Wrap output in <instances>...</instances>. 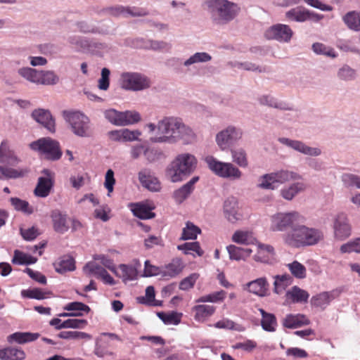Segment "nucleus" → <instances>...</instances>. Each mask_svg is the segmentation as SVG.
<instances>
[{
  "label": "nucleus",
  "instance_id": "473e14b6",
  "mask_svg": "<svg viewBox=\"0 0 360 360\" xmlns=\"http://www.w3.org/2000/svg\"><path fill=\"white\" fill-rule=\"evenodd\" d=\"M89 40L84 37L72 34L68 37V42L77 52L87 53Z\"/></svg>",
  "mask_w": 360,
  "mask_h": 360
},
{
  "label": "nucleus",
  "instance_id": "b1692460",
  "mask_svg": "<svg viewBox=\"0 0 360 360\" xmlns=\"http://www.w3.org/2000/svg\"><path fill=\"white\" fill-rule=\"evenodd\" d=\"M276 184H283L289 181L302 179L298 173L287 169H281L272 172Z\"/></svg>",
  "mask_w": 360,
  "mask_h": 360
},
{
  "label": "nucleus",
  "instance_id": "7ed1b4c3",
  "mask_svg": "<svg viewBox=\"0 0 360 360\" xmlns=\"http://www.w3.org/2000/svg\"><path fill=\"white\" fill-rule=\"evenodd\" d=\"M197 159L190 153H181L168 165L165 175L172 183L181 182L196 169Z\"/></svg>",
  "mask_w": 360,
  "mask_h": 360
},
{
  "label": "nucleus",
  "instance_id": "f3484780",
  "mask_svg": "<svg viewBox=\"0 0 360 360\" xmlns=\"http://www.w3.org/2000/svg\"><path fill=\"white\" fill-rule=\"evenodd\" d=\"M32 117L49 131L55 132V121L49 110L42 108L36 109L32 111Z\"/></svg>",
  "mask_w": 360,
  "mask_h": 360
},
{
  "label": "nucleus",
  "instance_id": "4c0bfd02",
  "mask_svg": "<svg viewBox=\"0 0 360 360\" xmlns=\"http://www.w3.org/2000/svg\"><path fill=\"white\" fill-rule=\"evenodd\" d=\"M55 270L63 274L68 271H73L75 269V261L72 257L68 255L59 258L53 263Z\"/></svg>",
  "mask_w": 360,
  "mask_h": 360
},
{
  "label": "nucleus",
  "instance_id": "9d476101",
  "mask_svg": "<svg viewBox=\"0 0 360 360\" xmlns=\"http://www.w3.org/2000/svg\"><path fill=\"white\" fill-rule=\"evenodd\" d=\"M243 136V130L240 127L230 124L217 134L215 141L221 150H226L240 141Z\"/></svg>",
  "mask_w": 360,
  "mask_h": 360
},
{
  "label": "nucleus",
  "instance_id": "f03ea898",
  "mask_svg": "<svg viewBox=\"0 0 360 360\" xmlns=\"http://www.w3.org/2000/svg\"><path fill=\"white\" fill-rule=\"evenodd\" d=\"M302 224L297 225L282 235L283 244L292 248L312 246L323 238L322 231L318 229L307 226Z\"/></svg>",
  "mask_w": 360,
  "mask_h": 360
},
{
  "label": "nucleus",
  "instance_id": "f257e3e1",
  "mask_svg": "<svg viewBox=\"0 0 360 360\" xmlns=\"http://www.w3.org/2000/svg\"><path fill=\"white\" fill-rule=\"evenodd\" d=\"M146 127L152 143L175 144L181 142L187 145L196 140L193 129L178 117L165 116L156 123L147 124Z\"/></svg>",
  "mask_w": 360,
  "mask_h": 360
},
{
  "label": "nucleus",
  "instance_id": "1a4fd4ad",
  "mask_svg": "<svg viewBox=\"0 0 360 360\" xmlns=\"http://www.w3.org/2000/svg\"><path fill=\"white\" fill-rule=\"evenodd\" d=\"M30 146L32 150L39 152L49 160H57L62 155L59 143L49 137L41 138L32 142Z\"/></svg>",
  "mask_w": 360,
  "mask_h": 360
},
{
  "label": "nucleus",
  "instance_id": "13d9d810",
  "mask_svg": "<svg viewBox=\"0 0 360 360\" xmlns=\"http://www.w3.org/2000/svg\"><path fill=\"white\" fill-rule=\"evenodd\" d=\"M312 50L316 54H321L331 58H335L337 56V53L333 48L321 43L316 42L313 44Z\"/></svg>",
  "mask_w": 360,
  "mask_h": 360
},
{
  "label": "nucleus",
  "instance_id": "37998d69",
  "mask_svg": "<svg viewBox=\"0 0 360 360\" xmlns=\"http://www.w3.org/2000/svg\"><path fill=\"white\" fill-rule=\"evenodd\" d=\"M232 160L239 167L246 168L248 166L247 153L243 148L231 149Z\"/></svg>",
  "mask_w": 360,
  "mask_h": 360
},
{
  "label": "nucleus",
  "instance_id": "7c9ffc66",
  "mask_svg": "<svg viewBox=\"0 0 360 360\" xmlns=\"http://www.w3.org/2000/svg\"><path fill=\"white\" fill-rule=\"evenodd\" d=\"M231 239L236 243L245 245H255L257 240L252 231L245 230L235 231Z\"/></svg>",
  "mask_w": 360,
  "mask_h": 360
},
{
  "label": "nucleus",
  "instance_id": "2f4dec72",
  "mask_svg": "<svg viewBox=\"0 0 360 360\" xmlns=\"http://www.w3.org/2000/svg\"><path fill=\"white\" fill-rule=\"evenodd\" d=\"M212 60V56L207 52H196L184 60L183 65L190 70L193 67L199 63H208Z\"/></svg>",
  "mask_w": 360,
  "mask_h": 360
},
{
  "label": "nucleus",
  "instance_id": "aec40b11",
  "mask_svg": "<svg viewBox=\"0 0 360 360\" xmlns=\"http://www.w3.org/2000/svg\"><path fill=\"white\" fill-rule=\"evenodd\" d=\"M53 227L55 231L64 233L69 229L68 217L65 212L54 210L51 213Z\"/></svg>",
  "mask_w": 360,
  "mask_h": 360
},
{
  "label": "nucleus",
  "instance_id": "6e6552de",
  "mask_svg": "<svg viewBox=\"0 0 360 360\" xmlns=\"http://www.w3.org/2000/svg\"><path fill=\"white\" fill-rule=\"evenodd\" d=\"M209 169L217 176L231 180H238L242 176V172L231 162H221L213 156L205 158Z\"/></svg>",
  "mask_w": 360,
  "mask_h": 360
},
{
  "label": "nucleus",
  "instance_id": "2eb2a0df",
  "mask_svg": "<svg viewBox=\"0 0 360 360\" xmlns=\"http://www.w3.org/2000/svg\"><path fill=\"white\" fill-rule=\"evenodd\" d=\"M255 245L257 246V253L253 257L254 260L264 264L271 263L276 255L274 248L270 244L257 240Z\"/></svg>",
  "mask_w": 360,
  "mask_h": 360
},
{
  "label": "nucleus",
  "instance_id": "c85d7f7f",
  "mask_svg": "<svg viewBox=\"0 0 360 360\" xmlns=\"http://www.w3.org/2000/svg\"><path fill=\"white\" fill-rule=\"evenodd\" d=\"M184 265L180 259H174L169 264L161 267L162 277L166 279L175 277L181 271Z\"/></svg>",
  "mask_w": 360,
  "mask_h": 360
},
{
  "label": "nucleus",
  "instance_id": "a211bd4d",
  "mask_svg": "<svg viewBox=\"0 0 360 360\" xmlns=\"http://www.w3.org/2000/svg\"><path fill=\"white\" fill-rule=\"evenodd\" d=\"M141 266L139 260H134V264L127 265L120 264L118 266V271H115V274L121 277L124 281H133L136 279L138 276V269Z\"/></svg>",
  "mask_w": 360,
  "mask_h": 360
},
{
  "label": "nucleus",
  "instance_id": "4be33fe9",
  "mask_svg": "<svg viewBox=\"0 0 360 360\" xmlns=\"http://www.w3.org/2000/svg\"><path fill=\"white\" fill-rule=\"evenodd\" d=\"M198 176H193L187 183L175 190L173 193V198L175 202L180 204L187 199L194 191V185L198 181Z\"/></svg>",
  "mask_w": 360,
  "mask_h": 360
},
{
  "label": "nucleus",
  "instance_id": "ddd939ff",
  "mask_svg": "<svg viewBox=\"0 0 360 360\" xmlns=\"http://www.w3.org/2000/svg\"><path fill=\"white\" fill-rule=\"evenodd\" d=\"M333 228L335 238L342 240L351 235V226L347 214L344 212H339L333 216Z\"/></svg>",
  "mask_w": 360,
  "mask_h": 360
},
{
  "label": "nucleus",
  "instance_id": "c9c22d12",
  "mask_svg": "<svg viewBox=\"0 0 360 360\" xmlns=\"http://www.w3.org/2000/svg\"><path fill=\"white\" fill-rule=\"evenodd\" d=\"M25 352L18 347H8L0 349V359L3 360H24Z\"/></svg>",
  "mask_w": 360,
  "mask_h": 360
},
{
  "label": "nucleus",
  "instance_id": "c756f323",
  "mask_svg": "<svg viewBox=\"0 0 360 360\" xmlns=\"http://www.w3.org/2000/svg\"><path fill=\"white\" fill-rule=\"evenodd\" d=\"M345 26L350 30L360 32V12L351 11L342 17Z\"/></svg>",
  "mask_w": 360,
  "mask_h": 360
},
{
  "label": "nucleus",
  "instance_id": "393cba45",
  "mask_svg": "<svg viewBox=\"0 0 360 360\" xmlns=\"http://www.w3.org/2000/svg\"><path fill=\"white\" fill-rule=\"evenodd\" d=\"M77 30L82 33L88 34H109L110 33V28L107 26L98 27L91 22L86 21H80L76 24Z\"/></svg>",
  "mask_w": 360,
  "mask_h": 360
},
{
  "label": "nucleus",
  "instance_id": "58836bf2",
  "mask_svg": "<svg viewBox=\"0 0 360 360\" xmlns=\"http://www.w3.org/2000/svg\"><path fill=\"white\" fill-rule=\"evenodd\" d=\"M131 210L134 215L142 219H148L155 217V214L151 212L152 208L143 203L132 204Z\"/></svg>",
  "mask_w": 360,
  "mask_h": 360
},
{
  "label": "nucleus",
  "instance_id": "5701e85b",
  "mask_svg": "<svg viewBox=\"0 0 360 360\" xmlns=\"http://www.w3.org/2000/svg\"><path fill=\"white\" fill-rule=\"evenodd\" d=\"M282 325L287 328H297L309 325L310 321L304 314H287L282 320Z\"/></svg>",
  "mask_w": 360,
  "mask_h": 360
},
{
  "label": "nucleus",
  "instance_id": "09e8293b",
  "mask_svg": "<svg viewBox=\"0 0 360 360\" xmlns=\"http://www.w3.org/2000/svg\"><path fill=\"white\" fill-rule=\"evenodd\" d=\"M105 118L112 124L124 127L122 120V111H118L110 108L104 111Z\"/></svg>",
  "mask_w": 360,
  "mask_h": 360
},
{
  "label": "nucleus",
  "instance_id": "bb28decb",
  "mask_svg": "<svg viewBox=\"0 0 360 360\" xmlns=\"http://www.w3.org/2000/svg\"><path fill=\"white\" fill-rule=\"evenodd\" d=\"M309 11L302 6H297L288 11L285 16L289 21L304 22L309 20Z\"/></svg>",
  "mask_w": 360,
  "mask_h": 360
},
{
  "label": "nucleus",
  "instance_id": "412c9836",
  "mask_svg": "<svg viewBox=\"0 0 360 360\" xmlns=\"http://www.w3.org/2000/svg\"><path fill=\"white\" fill-rule=\"evenodd\" d=\"M306 184L297 181L283 186L279 191V195L287 201L292 200L299 193L306 190Z\"/></svg>",
  "mask_w": 360,
  "mask_h": 360
},
{
  "label": "nucleus",
  "instance_id": "423d86ee",
  "mask_svg": "<svg viewBox=\"0 0 360 360\" xmlns=\"http://www.w3.org/2000/svg\"><path fill=\"white\" fill-rule=\"evenodd\" d=\"M64 117L72 133L79 137H90L93 134L90 119L79 111L64 112Z\"/></svg>",
  "mask_w": 360,
  "mask_h": 360
},
{
  "label": "nucleus",
  "instance_id": "39448f33",
  "mask_svg": "<svg viewBox=\"0 0 360 360\" xmlns=\"http://www.w3.org/2000/svg\"><path fill=\"white\" fill-rule=\"evenodd\" d=\"M305 221V217L297 211L278 212L270 217L269 229L274 232H283Z\"/></svg>",
  "mask_w": 360,
  "mask_h": 360
},
{
  "label": "nucleus",
  "instance_id": "a878e982",
  "mask_svg": "<svg viewBox=\"0 0 360 360\" xmlns=\"http://www.w3.org/2000/svg\"><path fill=\"white\" fill-rule=\"evenodd\" d=\"M287 301L292 303H305L307 302L309 294L297 286H293L285 293Z\"/></svg>",
  "mask_w": 360,
  "mask_h": 360
},
{
  "label": "nucleus",
  "instance_id": "052dcab7",
  "mask_svg": "<svg viewBox=\"0 0 360 360\" xmlns=\"http://www.w3.org/2000/svg\"><path fill=\"white\" fill-rule=\"evenodd\" d=\"M58 337L65 340L91 339V336L84 332L79 331H62Z\"/></svg>",
  "mask_w": 360,
  "mask_h": 360
},
{
  "label": "nucleus",
  "instance_id": "e433bc0d",
  "mask_svg": "<svg viewBox=\"0 0 360 360\" xmlns=\"http://www.w3.org/2000/svg\"><path fill=\"white\" fill-rule=\"evenodd\" d=\"M63 309L71 312L72 316H82L90 311L88 305L80 302H72L66 304Z\"/></svg>",
  "mask_w": 360,
  "mask_h": 360
},
{
  "label": "nucleus",
  "instance_id": "e2e57ef3",
  "mask_svg": "<svg viewBox=\"0 0 360 360\" xmlns=\"http://www.w3.org/2000/svg\"><path fill=\"white\" fill-rule=\"evenodd\" d=\"M342 181L347 187L355 186L360 188V176L350 173L343 174L341 176Z\"/></svg>",
  "mask_w": 360,
  "mask_h": 360
},
{
  "label": "nucleus",
  "instance_id": "de8ad7c7",
  "mask_svg": "<svg viewBox=\"0 0 360 360\" xmlns=\"http://www.w3.org/2000/svg\"><path fill=\"white\" fill-rule=\"evenodd\" d=\"M337 77L342 81L350 82L356 78L357 74L356 70L348 65H344L338 70Z\"/></svg>",
  "mask_w": 360,
  "mask_h": 360
},
{
  "label": "nucleus",
  "instance_id": "4d7b16f0",
  "mask_svg": "<svg viewBox=\"0 0 360 360\" xmlns=\"http://www.w3.org/2000/svg\"><path fill=\"white\" fill-rule=\"evenodd\" d=\"M123 125L128 126L138 123L141 121V117L139 112L136 110L122 111Z\"/></svg>",
  "mask_w": 360,
  "mask_h": 360
},
{
  "label": "nucleus",
  "instance_id": "ea45409f",
  "mask_svg": "<svg viewBox=\"0 0 360 360\" xmlns=\"http://www.w3.org/2000/svg\"><path fill=\"white\" fill-rule=\"evenodd\" d=\"M259 103L263 105L280 109V110H289L288 105L283 102L278 101L277 98L270 94H264L259 96L258 98Z\"/></svg>",
  "mask_w": 360,
  "mask_h": 360
},
{
  "label": "nucleus",
  "instance_id": "0eeeda50",
  "mask_svg": "<svg viewBox=\"0 0 360 360\" xmlns=\"http://www.w3.org/2000/svg\"><path fill=\"white\" fill-rule=\"evenodd\" d=\"M119 84L122 89L140 91L150 87V79L138 72H123L119 79Z\"/></svg>",
  "mask_w": 360,
  "mask_h": 360
},
{
  "label": "nucleus",
  "instance_id": "5fc2aeb1",
  "mask_svg": "<svg viewBox=\"0 0 360 360\" xmlns=\"http://www.w3.org/2000/svg\"><path fill=\"white\" fill-rule=\"evenodd\" d=\"M226 292L224 290H219L217 292H214L212 293L201 296L199 297L196 302H212L216 303L219 302H221L224 300L226 297Z\"/></svg>",
  "mask_w": 360,
  "mask_h": 360
},
{
  "label": "nucleus",
  "instance_id": "79ce46f5",
  "mask_svg": "<svg viewBox=\"0 0 360 360\" xmlns=\"http://www.w3.org/2000/svg\"><path fill=\"white\" fill-rule=\"evenodd\" d=\"M18 73L27 81L39 84L40 70L30 67H23L18 69Z\"/></svg>",
  "mask_w": 360,
  "mask_h": 360
},
{
  "label": "nucleus",
  "instance_id": "9b49d317",
  "mask_svg": "<svg viewBox=\"0 0 360 360\" xmlns=\"http://www.w3.org/2000/svg\"><path fill=\"white\" fill-rule=\"evenodd\" d=\"M278 141L280 143L305 155L317 157L322 154V150L320 148L311 147L299 140L280 137L278 139Z\"/></svg>",
  "mask_w": 360,
  "mask_h": 360
},
{
  "label": "nucleus",
  "instance_id": "49530a36",
  "mask_svg": "<svg viewBox=\"0 0 360 360\" xmlns=\"http://www.w3.org/2000/svg\"><path fill=\"white\" fill-rule=\"evenodd\" d=\"M177 249L183 251L186 255H192L194 257L195 255L200 257L203 255V251L198 242L185 243L178 245Z\"/></svg>",
  "mask_w": 360,
  "mask_h": 360
},
{
  "label": "nucleus",
  "instance_id": "cd10ccee",
  "mask_svg": "<svg viewBox=\"0 0 360 360\" xmlns=\"http://www.w3.org/2000/svg\"><path fill=\"white\" fill-rule=\"evenodd\" d=\"M335 299L333 292H322L316 295H314L311 298V306L319 308L321 309H325Z\"/></svg>",
  "mask_w": 360,
  "mask_h": 360
},
{
  "label": "nucleus",
  "instance_id": "bf43d9fd",
  "mask_svg": "<svg viewBox=\"0 0 360 360\" xmlns=\"http://www.w3.org/2000/svg\"><path fill=\"white\" fill-rule=\"evenodd\" d=\"M288 269L291 274L297 278H304L306 276V268L297 261L288 264Z\"/></svg>",
  "mask_w": 360,
  "mask_h": 360
},
{
  "label": "nucleus",
  "instance_id": "20e7f679",
  "mask_svg": "<svg viewBox=\"0 0 360 360\" xmlns=\"http://www.w3.org/2000/svg\"><path fill=\"white\" fill-rule=\"evenodd\" d=\"M202 7L218 24L232 20L240 10L236 4L228 0H205L202 3Z\"/></svg>",
  "mask_w": 360,
  "mask_h": 360
},
{
  "label": "nucleus",
  "instance_id": "f704fd0d",
  "mask_svg": "<svg viewBox=\"0 0 360 360\" xmlns=\"http://www.w3.org/2000/svg\"><path fill=\"white\" fill-rule=\"evenodd\" d=\"M39 337L37 333H22L16 332L8 337V341L11 343L15 342L18 344H25L27 342H32Z\"/></svg>",
  "mask_w": 360,
  "mask_h": 360
},
{
  "label": "nucleus",
  "instance_id": "6e6d98bb",
  "mask_svg": "<svg viewBox=\"0 0 360 360\" xmlns=\"http://www.w3.org/2000/svg\"><path fill=\"white\" fill-rule=\"evenodd\" d=\"M10 202L17 211H20L28 214L33 212V208L30 206L29 202L25 200L18 198H11Z\"/></svg>",
  "mask_w": 360,
  "mask_h": 360
},
{
  "label": "nucleus",
  "instance_id": "603ef678",
  "mask_svg": "<svg viewBox=\"0 0 360 360\" xmlns=\"http://www.w3.org/2000/svg\"><path fill=\"white\" fill-rule=\"evenodd\" d=\"M200 229L191 222H187L186 226L183 229L181 240H194L198 235L200 233Z\"/></svg>",
  "mask_w": 360,
  "mask_h": 360
},
{
  "label": "nucleus",
  "instance_id": "8fccbe9b",
  "mask_svg": "<svg viewBox=\"0 0 360 360\" xmlns=\"http://www.w3.org/2000/svg\"><path fill=\"white\" fill-rule=\"evenodd\" d=\"M231 65L233 68L245 70L248 71L256 72H266V68L264 67L260 66L256 63H253L249 61L245 62H238L235 61L231 63Z\"/></svg>",
  "mask_w": 360,
  "mask_h": 360
},
{
  "label": "nucleus",
  "instance_id": "0e129e2a",
  "mask_svg": "<svg viewBox=\"0 0 360 360\" xmlns=\"http://www.w3.org/2000/svg\"><path fill=\"white\" fill-rule=\"evenodd\" d=\"M110 71L107 68H103L101 70V78L98 81V87L99 89L106 91L110 86Z\"/></svg>",
  "mask_w": 360,
  "mask_h": 360
},
{
  "label": "nucleus",
  "instance_id": "dca6fc26",
  "mask_svg": "<svg viewBox=\"0 0 360 360\" xmlns=\"http://www.w3.org/2000/svg\"><path fill=\"white\" fill-rule=\"evenodd\" d=\"M44 176L38 179L37 185L34 189V194L41 198L48 196L53 185V174L48 169H44Z\"/></svg>",
  "mask_w": 360,
  "mask_h": 360
},
{
  "label": "nucleus",
  "instance_id": "c03bdc74",
  "mask_svg": "<svg viewBox=\"0 0 360 360\" xmlns=\"http://www.w3.org/2000/svg\"><path fill=\"white\" fill-rule=\"evenodd\" d=\"M257 186L264 190H275L278 187L272 172L260 176L257 179Z\"/></svg>",
  "mask_w": 360,
  "mask_h": 360
},
{
  "label": "nucleus",
  "instance_id": "338daca9",
  "mask_svg": "<svg viewBox=\"0 0 360 360\" xmlns=\"http://www.w3.org/2000/svg\"><path fill=\"white\" fill-rule=\"evenodd\" d=\"M261 325L262 328L268 332H274L277 326L276 319L273 314H269L264 319H262Z\"/></svg>",
  "mask_w": 360,
  "mask_h": 360
},
{
  "label": "nucleus",
  "instance_id": "69168bd1",
  "mask_svg": "<svg viewBox=\"0 0 360 360\" xmlns=\"http://www.w3.org/2000/svg\"><path fill=\"white\" fill-rule=\"evenodd\" d=\"M214 327L217 328L235 330L238 331H243L244 328L239 325H236L233 321L228 319H224L217 321L214 324Z\"/></svg>",
  "mask_w": 360,
  "mask_h": 360
},
{
  "label": "nucleus",
  "instance_id": "a18cd8bd",
  "mask_svg": "<svg viewBox=\"0 0 360 360\" xmlns=\"http://www.w3.org/2000/svg\"><path fill=\"white\" fill-rule=\"evenodd\" d=\"M60 79L58 75L53 70H40L39 84L55 85L58 83Z\"/></svg>",
  "mask_w": 360,
  "mask_h": 360
},
{
  "label": "nucleus",
  "instance_id": "4468645a",
  "mask_svg": "<svg viewBox=\"0 0 360 360\" xmlns=\"http://www.w3.org/2000/svg\"><path fill=\"white\" fill-rule=\"evenodd\" d=\"M223 213L224 217L232 224L242 219V214L239 211L238 201L236 197L229 196L224 200Z\"/></svg>",
  "mask_w": 360,
  "mask_h": 360
},
{
  "label": "nucleus",
  "instance_id": "774afa93",
  "mask_svg": "<svg viewBox=\"0 0 360 360\" xmlns=\"http://www.w3.org/2000/svg\"><path fill=\"white\" fill-rule=\"evenodd\" d=\"M87 325V321L85 319H70L63 321L62 327L65 328L83 329Z\"/></svg>",
  "mask_w": 360,
  "mask_h": 360
},
{
  "label": "nucleus",
  "instance_id": "72a5a7b5",
  "mask_svg": "<svg viewBox=\"0 0 360 360\" xmlns=\"http://www.w3.org/2000/svg\"><path fill=\"white\" fill-rule=\"evenodd\" d=\"M215 309V307L212 305H195L193 307V311L195 312L194 319L198 322H204L214 313Z\"/></svg>",
  "mask_w": 360,
  "mask_h": 360
},
{
  "label": "nucleus",
  "instance_id": "a19ab883",
  "mask_svg": "<svg viewBox=\"0 0 360 360\" xmlns=\"http://www.w3.org/2000/svg\"><path fill=\"white\" fill-rule=\"evenodd\" d=\"M292 281V278L288 274L275 276L274 292L278 295L281 294L287 287L291 285Z\"/></svg>",
  "mask_w": 360,
  "mask_h": 360
},
{
  "label": "nucleus",
  "instance_id": "3c124183",
  "mask_svg": "<svg viewBox=\"0 0 360 360\" xmlns=\"http://www.w3.org/2000/svg\"><path fill=\"white\" fill-rule=\"evenodd\" d=\"M181 316L182 314L176 311L158 313V316L167 325H178L181 322Z\"/></svg>",
  "mask_w": 360,
  "mask_h": 360
},
{
  "label": "nucleus",
  "instance_id": "f8f14e48",
  "mask_svg": "<svg viewBox=\"0 0 360 360\" xmlns=\"http://www.w3.org/2000/svg\"><path fill=\"white\" fill-rule=\"evenodd\" d=\"M293 36V31L288 25L278 23L269 27L265 32L268 39L276 40L281 43H288Z\"/></svg>",
  "mask_w": 360,
  "mask_h": 360
},
{
  "label": "nucleus",
  "instance_id": "864d4df0",
  "mask_svg": "<svg viewBox=\"0 0 360 360\" xmlns=\"http://www.w3.org/2000/svg\"><path fill=\"white\" fill-rule=\"evenodd\" d=\"M37 262L34 257L27 255L20 250H15L12 259V262L15 264H31Z\"/></svg>",
  "mask_w": 360,
  "mask_h": 360
},
{
  "label": "nucleus",
  "instance_id": "680f3d73",
  "mask_svg": "<svg viewBox=\"0 0 360 360\" xmlns=\"http://www.w3.org/2000/svg\"><path fill=\"white\" fill-rule=\"evenodd\" d=\"M340 251L342 253H360V238L349 240L341 245Z\"/></svg>",
  "mask_w": 360,
  "mask_h": 360
},
{
  "label": "nucleus",
  "instance_id": "6ab92c4d",
  "mask_svg": "<svg viewBox=\"0 0 360 360\" xmlns=\"http://www.w3.org/2000/svg\"><path fill=\"white\" fill-rule=\"evenodd\" d=\"M269 283L265 277L258 278L248 282L244 289L259 297H265L269 290Z\"/></svg>",
  "mask_w": 360,
  "mask_h": 360
}]
</instances>
